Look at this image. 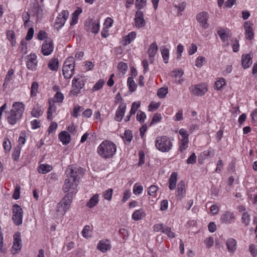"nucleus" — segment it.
<instances>
[{"label": "nucleus", "instance_id": "nucleus-1", "mask_svg": "<svg viewBox=\"0 0 257 257\" xmlns=\"http://www.w3.org/2000/svg\"><path fill=\"white\" fill-rule=\"evenodd\" d=\"M25 104L23 102H16L12 106L10 112H8V122L11 125L17 123L21 118L25 110Z\"/></svg>", "mask_w": 257, "mask_h": 257}, {"label": "nucleus", "instance_id": "nucleus-2", "mask_svg": "<svg viewBox=\"0 0 257 257\" xmlns=\"http://www.w3.org/2000/svg\"><path fill=\"white\" fill-rule=\"evenodd\" d=\"M97 153L102 158H112L116 151V146L113 142L105 140L103 141L97 148Z\"/></svg>", "mask_w": 257, "mask_h": 257}, {"label": "nucleus", "instance_id": "nucleus-3", "mask_svg": "<svg viewBox=\"0 0 257 257\" xmlns=\"http://www.w3.org/2000/svg\"><path fill=\"white\" fill-rule=\"evenodd\" d=\"M86 81L84 76L77 75L74 77L72 81V89L69 92V96L70 97H76L81 93Z\"/></svg>", "mask_w": 257, "mask_h": 257}, {"label": "nucleus", "instance_id": "nucleus-4", "mask_svg": "<svg viewBox=\"0 0 257 257\" xmlns=\"http://www.w3.org/2000/svg\"><path fill=\"white\" fill-rule=\"evenodd\" d=\"M155 146L162 152H168L172 148L173 145L169 137L163 136L157 137Z\"/></svg>", "mask_w": 257, "mask_h": 257}, {"label": "nucleus", "instance_id": "nucleus-5", "mask_svg": "<svg viewBox=\"0 0 257 257\" xmlns=\"http://www.w3.org/2000/svg\"><path fill=\"white\" fill-rule=\"evenodd\" d=\"M75 61L73 57H69L67 58L64 62L62 72L65 78H70L74 74L75 70Z\"/></svg>", "mask_w": 257, "mask_h": 257}, {"label": "nucleus", "instance_id": "nucleus-6", "mask_svg": "<svg viewBox=\"0 0 257 257\" xmlns=\"http://www.w3.org/2000/svg\"><path fill=\"white\" fill-rule=\"evenodd\" d=\"M73 198L72 192L68 193L58 203L57 206V211L64 214L69 209Z\"/></svg>", "mask_w": 257, "mask_h": 257}, {"label": "nucleus", "instance_id": "nucleus-7", "mask_svg": "<svg viewBox=\"0 0 257 257\" xmlns=\"http://www.w3.org/2000/svg\"><path fill=\"white\" fill-rule=\"evenodd\" d=\"M82 173L83 169L81 167L73 165L69 166L65 172L67 178H71L74 181L77 182Z\"/></svg>", "mask_w": 257, "mask_h": 257}, {"label": "nucleus", "instance_id": "nucleus-8", "mask_svg": "<svg viewBox=\"0 0 257 257\" xmlns=\"http://www.w3.org/2000/svg\"><path fill=\"white\" fill-rule=\"evenodd\" d=\"M12 219L16 225H20L22 223L23 217V210L21 207L17 204L13 206Z\"/></svg>", "mask_w": 257, "mask_h": 257}, {"label": "nucleus", "instance_id": "nucleus-9", "mask_svg": "<svg viewBox=\"0 0 257 257\" xmlns=\"http://www.w3.org/2000/svg\"><path fill=\"white\" fill-rule=\"evenodd\" d=\"M100 24L98 20L88 19L84 24V28L87 32L96 34L99 31Z\"/></svg>", "mask_w": 257, "mask_h": 257}, {"label": "nucleus", "instance_id": "nucleus-10", "mask_svg": "<svg viewBox=\"0 0 257 257\" xmlns=\"http://www.w3.org/2000/svg\"><path fill=\"white\" fill-rule=\"evenodd\" d=\"M68 17L69 13L66 10H63L60 13H59L57 18L56 20L55 24L56 28L59 29L62 27L64 25Z\"/></svg>", "mask_w": 257, "mask_h": 257}, {"label": "nucleus", "instance_id": "nucleus-11", "mask_svg": "<svg viewBox=\"0 0 257 257\" xmlns=\"http://www.w3.org/2000/svg\"><path fill=\"white\" fill-rule=\"evenodd\" d=\"M54 50V45L53 41L51 40H46L43 42L42 45L41 51L45 56L50 55Z\"/></svg>", "mask_w": 257, "mask_h": 257}, {"label": "nucleus", "instance_id": "nucleus-12", "mask_svg": "<svg viewBox=\"0 0 257 257\" xmlns=\"http://www.w3.org/2000/svg\"><path fill=\"white\" fill-rule=\"evenodd\" d=\"M209 18L208 13L206 12H202L197 15L196 19L200 23V26L203 29H207L209 27V24L207 23V20Z\"/></svg>", "mask_w": 257, "mask_h": 257}, {"label": "nucleus", "instance_id": "nucleus-13", "mask_svg": "<svg viewBox=\"0 0 257 257\" xmlns=\"http://www.w3.org/2000/svg\"><path fill=\"white\" fill-rule=\"evenodd\" d=\"M135 22L136 26L138 28L144 27L146 25V22L144 19V13L141 10L137 11L135 15Z\"/></svg>", "mask_w": 257, "mask_h": 257}, {"label": "nucleus", "instance_id": "nucleus-14", "mask_svg": "<svg viewBox=\"0 0 257 257\" xmlns=\"http://www.w3.org/2000/svg\"><path fill=\"white\" fill-rule=\"evenodd\" d=\"M38 61L37 60V56L35 54H31L28 56V60L27 61V67L30 70H35L37 68Z\"/></svg>", "mask_w": 257, "mask_h": 257}, {"label": "nucleus", "instance_id": "nucleus-15", "mask_svg": "<svg viewBox=\"0 0 257 257\" xmlns=\"http://www.w3.org/2000/svg\"><path fill=\"white\" fill-rule=\"evenodd\" d=\"M77 181H74L71 178L65 179V183L63 187V190L65 192H68L71 189H75L77 187Z\"/></svg>", "mask_w": 257, "mask_h": 257}, {"label": "nucleus", "instance_id": "nucleus-16", "mask_svg": "<svg viewBox=\"0 0 257 257\" xmlns=\"http://www.w3.org/2000/svg\"><path fill=\"white\" fill-rule=\"evenodd\" d=\"M253 23L250 21H246L244 24V28L245 31V37L249 40H252L254 37V32L251 28Z\"/></svg>", "mask_w": 257, "mask_h": 257}, {"label": "nucleus", "instance_id": "nucleus-17", "mask_svg": "<svg viewBox=\"0 0 257 257\" xmlns=\"http://www.w3.org/2000/svg\"><path fill=\"white\" fill-rule=\"evenodd\" d=\"M21 247L22 240L21 238V233L19 232H17L14 235V242L12 248L18 252L20 250Z\"/></svg>", "mask_w": 257, "mask_h": 257}, {"label": "nucleus", "instance_id": "nucleus-18", "mask_svg": "<svg viewBox=\"0 0 257 257\" xmlns=\"http://www.w3.org/2000/svg\"><path fill=\"white\" fill-rule=\"evenodd\" d=\"M207 91L206 85L203 83L195 85L193 90V92L195 95L202 96Z\"/></svg>", "mask_w": 257, "mask_h": 257}, {"label": "nucleus", "instance_id": "nucleus-19", "mask_svg": "<svg viewBox=\"0 0 257 257\" xmlns=\"http://www.w3.org/2000/svg\"><path fill=\"white\" fill-rule=\"evenodd\" d=\"M186 194L185 184L184 181H180L177 186V196L180 200L184 198Z\"/></svg>", "mask_w": 257, "mask_h": 257}, {"label": "nucleus", "instance_id": "nucleus-20", "mask_svg": "<svg viewBox=\"0 0 257 257\" xmlns=\"http://www.w3.org/2000/svg\"><path fill=\"white\" fill-rule=\"evenodd\" d=\"M126 109V104L124 103L121 104L118 107L115 115V119L117 121H120L124 114Z\"/></svg>", "mask_w": 257, "mask_h": 257}, {"label": "nucleus", "instance_id": "nucleus-21", "mask_svg": "<svg viewBox=\"0 0 257 257\" xmlns=\"http://www.w3.org/2000/svg\"><path fill=\"white\" fill-rule=\"evenodd\" d=\"M252 63V57L250 54L242 55L241 57V64L244 69L248 68Z\"/></svg>", "mask_w": 257, "mask_h": 257}, {"label": "nucleus", "instance_id": "nucleus-22", "mask_svg": "<svg viewBox=\"0 0 257 257\" xmlns=\"http://www.w3.org/2000/svg\"><path fill=\"white\" fill-rule=\"evenodd\" d=\"M178 174L177 172H173L169 180V188L170 190H174L176 187Z\"/></svg>", "mask_w": 257, "mask_h": 257}, {"label": "nucleus", "instance_id": "nucleus-23", "mask_svg": "<svg viewBox=\"0 0 257 257\" xmlns=\"http://www.w3.org/2000/svg\"><path fill=\"white\" fill-rule=\"evenodd\" d=\"M59 139L64 145H67L70 141V136L68 132L62 131L59 134Z\"/></svg>", "mask_w": 257, "mask_h": 257}, {"label": "nucleus", "instance_id": "nucleus-24", "mask_svg": "<svg viewBox=\"0 0 257 257\" xmlns=\"http://www.w3.org/2000/svg\"><path fill=\"white\" fill-rule=\"evenodd\" d=\"M226 244L227 249L230 252H233L236 249V241L233 238H229L227 240Z\"/></svg>", "mask_w": 257, "mask_h": 257}, {"label": "nucleus", "instance_id": "nucleus-25", "mask_svg": "<svg viewBox=\"0 0 257 257\" xmlns=\"http://www.w3.org/2000/svg\"><path fill=\"white\" fill-rule=\"evenodd\" d=\"M234 218V216L232 212L227 211L221 217V220L226 223H231Z\"/></svg>", "mask_w": 257, "mask_h": 257}, {"label": "nucleus", "instance_id": "nucleus-26", "mask_svg": "<svg viewBox=\"0 0 257 257\" xmlns=\"http://www.w3.org/2000/svg\"><path fill=\"white\" fill-rule=\"evenodd\" d=\"M33 11L35 13L38 20H41L43 17V10L38 3L34 4Z\"/></svg>", "mask_w": 257, "mask_h": 257}, {"label": "nucleus", "instance_id": "nucleus-27", "mask_svg": "<svg viewBox=\"0 0 257 257\" xmlns=\"http://www.w3.org/2000/svg\"><path fill=\"white\" fill-rule=\"evenodd\" d=\"M97 249L102 251V252H106L108 250L110 249V245L106 241L100 240L98 245Z\"/></svg>", "mask_w": 257, "mask_h": 257}, {"label": "nucleus", "instance_id": "nucleus-28", "mask_svg": "<svg viewBox=\"0 0 257 257\" xmlns=\"http://www.w3.org/2000/svg\"><path fill=\"white\" fill-rule=\"evenodd\" d=\"M59 66V60L56 58L51 59L48 65V68L52 71H56Z\"/></svg>", "mask_w": 257, "mask_h": 257}, {"label": "nucleus", "instance_id": "nucleus-29", "mask_svg": "<svg viewBox=\"0 0 257 257\" xmlns=\"http://www.w3.org/2000/svg\"><path fill=\"white\" fill-rule=\"evenodd\" d=\"M99 201V196L98 194H96L94 195L87 202L86 204V206L89 208H92L94 207L98 202Z\"/></svg>", "mask_w": 257, "mask_h": 257}, {"label": "nucleus", "instance_id": "nucleus-30", "mask_svg": "<svg viewBox=\"0 0 257 257\" xmlns=\"http://www.w3.org/2000/svg\"><path fill=\"white\" fill-rule=\"evenodd\" d=\"M43 112L41 106L39 104H37L33 107L31 111V115L34 117L38 118L42 115Z\"/></svg>", "mask_w": 257, "mask_h": 257}, {"label": "nucleus", "instance_id": "nucleus-31", "mask_svg": "<svg viewBox=\"0 0 257 257\" xmlns=\"http://www.w3.org/2000/svg\"><path fill=\"white\" fill-rule=\"evenodd\" d=\"M217 34L219 35L222 42H225L228 41V35L226 33V30L219 28L217 30Z\"/></svg>", "mask_w": 257, "mask_h": 257}, {"label": "nucleus", "instance_id": "nucleus-32", "mask_svg": "<svg viewBox=\"0 0 257 257\" xmlns=\"http://www.w3.org/2000/svg\"><path fill=\"white\" fill-rule=\"evenodd\" d=\"M158 46L156 42L151 44L148 49L149 57H154L158 51Z\"/></svg>", "mask_w": 257, "mask_h": 257}, {"label": "nucleus", "instance_id": "nucleus-33", "mask_svg": "<svg viewBox=\"0 0 257 257\" xmlns=\"http://www.w3.org/2000/svg\"><path fill=\"white\" fill-rule=\"evenodd\" d=\"M52 169L51 166L48 164H41L38 168V171L41 174H46Z\"/></svg>", "mask_w": 257, "mask_h": 257}, {"label": "nucleus", "instance_id": "nucleus-34", "mask_svg": "<svg viewBox=\"0 0 257 257\" xmlns=\"http://www.w3.org/2000/svg\"><path fill=\"white\" fill-rule=\"evenodd\" d=\"M136 37V33L135 32H131L125 36L124 40L125 41L124 45H127L130 44L132 41H133Z\"/></svg>", "mask_w": 257, "mask_h": 257}, {"label": "nucleus", "instance_id": "nucleus-35", "mask_svg": "<svg viewBox=\"0 0 257 257\" xmlns=\"http://www.w3.org/2000/svg\"><path fill=\"white\" fill-rule=\"evenodd\" d=\"M161 54L165 63L168 62L169 58V50L165 47L161 48Z\"/></svg>", "mask_w": 257, "mask_h": 257}, {"label": "nucleus", "instance_id": "nucleus-36", "mask_svg": "<svg viewBox=\"0 0 257 257\" xmlns=\"http://www.w3.org/2000/svg\"><path fill=\"white\" fill-rule=\"evenodd\" d=\"M54 101L52 103L50 101L49 102V106L47 111V118L49 120H51L52 118V111H55L56 109V106L54 104Z\"/></svg>", "mask_w": 257, "mask_h": 257}, {"label": "nucleus", "instance_id": "nucleus-37", "mask_svg": "<svg viewBox=\"0 0 257 257\" xmlns=\"http://www.w3.org/2000/svg\"><path fill=\"white\" fill-rule=\"evenodd\" d=\"M127 85L128 86L129 90L131 92H134L135 91L136 89L137 85L136 83H135V81L134 80V79L133 77H129L127 78Z\"/></svg>", "mask_w": 257, "mask_h": 257}, {"label": "nucleus", "instance_id": "nucleus-38", "mask_svg": "<svg viewBox=\"0 0 257 257\" xmlns=\"http://www.w3.org/2000/svg\"><path fill=\"white\" fill-rule=\"evenodd\" d=\"M21 151V146H17L14 150V151L12 154V158L15 161H18Z\"/></svg>", "mask_w": 257, "mask_h": 257}, {"label": "nucleus", "instance_id": "nucleus-39", "mask_svg": "<svg viewBox=\"0 0 257 257\" xmlns=\"http://www.w3.org/2000/svg\"><path fill=\"white\" fill-rule=\"evenodd\" d=\"M13 74H14L13 69H11L8 71V73H7V74L6 76L5 79V82H4V83L3 85L4 86L6 87L7 86V85L8 84V83L12 79V76L13 75Z\"/></svg>", "mask_w": 257, "mask_h": 257}, {"label": "nucleus", "instance_id": "nucleus-40", "mask_svg": "<svg viewBox=\"0 0 257 257\" xmlns=\"http://www.w3.org/2000/svg\"><path fill=\"white\" fill-rule=\"evenodd\" d=\"M205 62V58L203 56H199L196 59L195 65L198 68H201Z\"/></svg>", "mask_w": 257, "mask_h": 257}, {"label": "nucleus", "instance_id": "nucleus-41", "mask_svg": "<svg viewBox=\"0 0 257 257\" xmlns=\"http://www.w3.org/2000/svg\"><path fill=\"white\" fill-rule=\"evenodd\" d=\"M144 214V212L140 210H136L132 214V218L136 220H139L141 219L142 216Z\"/></svg>", "mask_w": 257, "mask_h": 257}, {"label": "nucleus", "instance_id": "nucleus-42", "mask_svg": "<svg viewBox=\"0 0 257 257\" xmlns=\"http://www.w3.org/2000/svg\"><path fill=\"white\" fill-rule=\"evenodd\" d=\"M168 92V88L161 87L158 89L157 95L160 98H164Z\"/></svg>", "mask_w": 257, "mask_h": 257}, {"label": "nucleus", "instance_id": "nucleus-43", "mask_svg": "<svg viewBox=\"0 0 257 257\" xmlns=\"http://www.w3.org/2000/svg\"><path fill=\"white\" fill-rule=\"evenodd\" d=\"M242 222L245 225H248L250 221V216L247 212L243 213L241 217Z\"/></svg>", "mask_w": 257, "mask_h": 257}, {"label": "nucleus", "instance_id": "nucleus-44", "mask_svg": "<svg viewBox=\"0 0 257 257\" xmlns=\"http://www.w3.org/2000/svg\"><path fill=\"white\" fill-rule=\"evenodd\" d=\"M112 189H108L103 192V196L106 200L110 201L112 198Z\"/></svg>", "mask_w": 257, "mask_h": 257}, {"label": "nucleus", "instance_id": "nucleus-45", "mask_svg": "<svg viewBox=\"0 0 257 257\" xmlns=\"http://www.w3.org/2000/svg\"><path fill=\"white\" fill-rule=\"evenodd\" d=\"M225 84V80L224 78H220L215 83V87L217 90H220Z\"/></svg>", "mask_w": 257, "mask_h": 257}, {"label": "nucleus", "instance_id": "nucleus-46", "mask_svg": "<svg viewBox=\"0 0 257 257\" xmlns=\"http://www.w3.org/2000/svg\"><path fill=\"white\" fill-rule=\"evenodd\" d=\"M15 37V35L13 31H9V33H7L8 39L13 46H15L16 43V41L14 40Z\"/></svg>", "mask_w": 257, "mask_h": 257}, {"label": "nucleus", "instance_id": "nucleus-47", "mask_svg": "<svg viewBox=\"0 0 257 257\" xmlns=\"http://www.w3.org/2000/svg\"><path fill=\"white\" fill-rule=\"evenodd\" d=\"M162 233L166 234L170 238H174L175 234L171 231V228L165 226L164 230L162 231Z\"/></svg>", "mask_w": 257, "mask_h": 257}, {"label": "nucleus", "instance_id": "nucleus-48", "mask_svg": "<svg viewBox=\"0 0 257 257\" xmlns=\"http://www.w3.org/2000/svg\"><path fill=\"white\" fill-rule=\"evenodd\" d=\"M146 117V115L145 112L142 111L141 110H139L137 115V120L140 122H143L144 121Z\"/></svg>", "mask_w": 257, "mask_h": 257}, {"label": "nucleus", "instance_id": "nucleus-49", "mask_svg": "<svg viewBox=\"0 0 257 257\" xmlns=\"http://www.w3.org/2000/svg\"><path fill=\"white\" fill-rule=\"evenodd\" d=\"M54 102H62L64 99V95L61 92L57 91L54 95Z\"/></svg>", "mask_w": 257, "mask_h": 257}, {"label": "nucleus", "instance_id": "nucleus-50", "mask_svg": "<svg viewBox=\"0 0 257 257\" xmlns=\"http://www.w3.org/2000/svg\"><path fill=\"white\" fill-rule=\"evenodd\" d=\"M135 5L139 10H140L143 9L146 5V0H136Z\"/></svg>", "mask_w": 257, "mask_h": 257}, {"label": "nucleus", "instance_id": "nucleus-51", "mask_svg": "<svg viewBox=\"0 0 257 257\" xmlns=\"http://www.w3.org/2000/svg\"><path fill=\"white\" fill-rule=\"evenodd\" d=\"M133 138L132 131L129 130H126L124 133V136L122 138L125 139L128 143L131 142Z\"/></svg>", "mask_w": 257, "mask_h": 257}, {"label": "nucleus", "instance_id": "nucleus-52", "mask_svg": "<svg viewBox=\"0 0 257 257\" xmlns=\"http://www.w3.org/2000/svg\"><path fill=\"white\" fill-rule=\"evenodd\" d=\"M104 83V81L103 80H99L93 87L92 90L94 91L101 89L103 87Z\"/></svg>", "mask_w": 257, "mask_h": 257}, {"label": "nucleus", "instance_id": "nucleus-53", "mask_svg": "<svg viewBox=\"0 0 257 257\" xmlns=\"http://www.w3.org/2000/svg\"><path fill=\"white\" fill-rule=\"evenodd\" d=\"M39 87L38 83L36 82H33L31 86V96H35L36 95L38 88Z\"/></svg>", "mask_w": 257, "mask_h": 257}, {"label": "nucleus", "instance_id": "nucleus-54", "mask_svg": "<svg viewBox=\"0 0 257 257\" xmlns=\"http://www.w3.org/2000/svg\"><path fill=\"white\" fill-rule=\"evenodd\" d=\"M3 145L6 153L10 151L11 149V142L8 139H6L5 140V141L3 142Z\"/></svg>", "mask_w": 257, "mask_h": 257}, {"label": "nucleus", "instance_id": "nucleus-55", "mask_svg": "<svg viewBox=\"0 0 257 257\" xmlns=\"http://www.w3.org/2000/svg\"><path fill=\"white\" fill-rule=\"evenodd\" d=\"M162 116H161V114H159V113H156L155 114V115H154L152 120H151V125H152L154 123H156L157 122H159L161 121V120L162 119Z\"/></svg>", "mask_w": 257, "mask_h": 257}, {"label": "nucleus", "instance_id": "nucleus-56", "mask_svg": "<svg viewBox=\"0 0 257 257\" xmlns=\"http://www.w3.org/2000/svg\"><path fill=\"white\" fill-rule=\"evenodd\" d=\"M140 102L137 103L136 102H134L132 103L131 111H130L131 115L135 114L136 113L138 108L140 107Z\"/></svg>", "mask_w": 257, "mask_h": 257}, {"label": "nucleus", "instance_id": "nucleus-57", "mask_svg": "<svg viewBox=\"0 0 257 257\" xmlns=\"http://www.w3.org/2000/svg\"><path fill=\"white\" fill-rule=\"evenodd\" d=\"M158 190V188L155 185H151L149 188L148 193L150 196H154Z\"/></svg>", "mask_w": 257, "mask_h": 257}, {"label": "nucleus", "instance_id": "nucleus-58", "mask_svg": "<svg viewBox=\"0 0 257 257\" xmlns=\"http://www.w3.org/2000/svg\"><path fill=\"white\" fill-rule=\"evenodd\" d=\"M20 189L21 187L20 186H17L15 188L14 192L13 194V198L15 200H17L20 198Z\"/></svg>", "mask_w": 257, "mask_h": 257}, {"label": "nucleus", "instance_id": "nucleus-59", "mask_svg": "<svg viewBox=\"0 0 257 257\" xmlns=\"http://www.w3.org/2000/svg\"><path fill=\"white\" fill-rule=\"evenodd\" d=\"M165 225L163 224H155L153 226V229L155 231L162 232V231L164 230Z\"/></svg>", "mask_w": 257, "mask_h": 257}, {"label": "nucleus", "instance_id": "nucleus-60", "mask_svg": "<svg viewBox=\"0 0 257 257\" xmlns=\"http://www.w3.org/2000/svg\"><path fill=\"white\" fill-rule=\"evenodd\" d=\"M139 155L140 157V160L138 164V166H141L145 163V155L144 152L142 151L139 152Z\"/></svg>", "mask_w": 257, "mask_h": 257}, {"label": "nucleus", "instance_id": "nucleus-61", "mask_svg": "<svg viewBox=\"0 0 257 257\" xmlns=\"http://www.w3.org/2000/svg\"><path fill=\"white\" fill-rule=\"evenodd\" d=\"M83 110V108L79 106H75L72 112V115L74 117H77L79 115V112Z\"/></svg>", "mask_w": 257, "mask_h": 257}, {"label": "nucleus", "instance_id": "nucleus-62", "mask_svg": "<svg viewBox=\"0 0 257 257\" xmlns=\"http://www.w3.org/2000/svg\"><path fill=\"white\" fill-rule=\"evenodd\" d=\"M196 156L195 153L192 154L187 160V163L188 164H193L196 163Z\"/></svg>", "mask_w": 257, "mask_h": 257}, {"label": "nucleus", "instance_id": "nucleus-63", "mask_svg": "<svg viewBox=\"0 0 257 257\" xmlns=\"http://www.w3.org/2000/svg\"><path fill=\"white\" fill-rule=\"evenodd\" d=\"M57 123L55 122H52L48 127V132L49 134L53 133L57 128Z\"/></svg>", "mask_w": 257, "mask_h": 257}, {"label": "nucleus", "instance_id": "nucleus-64", "mask_svg": "<svg viewBox=\"0 0 257 257\" xmlns=\"http://www.w3.org/2000/svg\"><path fill=\"white\" fill-rule=\"evenodd\" d=\"M127 68V65L125 63L121 62L118 64L117 68L121 72L126 71Z\"/></svg>", "mask_w": 257, "mask_h": 257}]
</instances>
